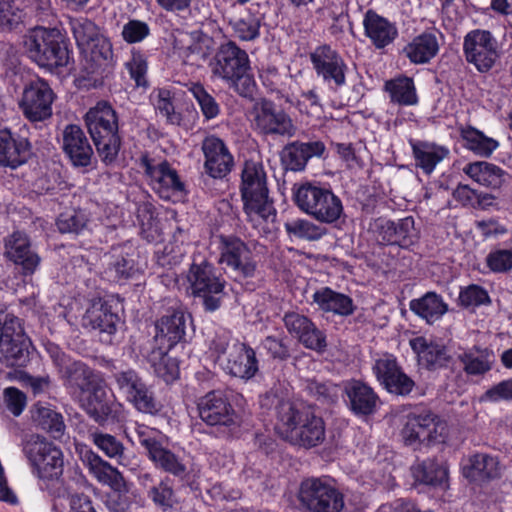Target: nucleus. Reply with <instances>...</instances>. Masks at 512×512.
<instances>
[{"label": "nucleus", "instance_id": "obj_36", "mask_svg": "<svg viewBox=\"0 0 512 512\" xmlns=\"http://www.w3.org/2000/svg\"><path fill=\"white\" fill-rule=\"evenodd\" d=\"M119 321L108 305L101 299L93 300L82 317V326L89 330H98L108 335L116 332Z\"/></svg>", "mask_w": 512, "mask_h": 512}, {"label": "nucleus", "instance_id": "obj_45", "mask_svg": "<svg viewBox=\"0 0 512 512\" xmlns=\"http://www.w3.org/2000/svg\"><path fill=\"white\" fill-rule=\"evenodd\" d=\"M212 50L213 40L211 37L200 32H193L191 42L180 48V55L184 63L198 65L210 56Z\"/></svg>", "mask_w": 512, "mask_h": 512}, {"label": "nucleus", "instance_id": "obj_35", "mask_svg": "<svg viewBox=\"0 0 512 512\" xmlns=\"http://www.w3.org/2000/svg\"><path fill=\"white\" fill-rule=\"evenodd\" d=\"M410 346L417 354L419 362L429 370L446 367L450 355L445 345L428 341L425 337H416L410 340Z\"/></svg>", "mask_w": 512, "mask_h": 512}, {"label": "nucleus", "instance_id": "obj_33", "mask_svg": "<svg viewBox=\"0 0 512 512\" xmlns=\"http://www.w3.org/2000/svg\"><path fill=\"white\" fill-rule=\"evenodd\" d=\"M27 139L12 133L8 129L0 130V166L16 168L23 164L28 156Z\"/></svg>", "mask_w": 512, "mask_h": 512}, {"label": "nucleus", "instance_id": "obj_24", "mask_svg": "<svg viewBox=\"0 0 512 512\" xmlns=\"http://www.w3.org/2000/svg\"><path fill=\"white\" fill-rule=\"evenodd\" d=\"M287 331L306 348L321 351L326 347V337L305 315L288 312L283 317Z\"/></svg>", "mask_w": 512, "mask_h": 512}, {"label": "nucleus", "instance_id": "obj_58", "mask_svg": "<svg viewBox=\"0 0 512 512\" xmlns=\"http://www.w3.org/2000/svg\"><path fill=\"white\" fill-rule=\"evenodd\" d=\"M24 0H2L0 2V24L12 30L24 17Z\"/></svg>", "mask_w": 512, "mask_h": 512}, {"label": "nucleus", "instance_id": "obj_51", "mask_svg": "<svg viewBox=\"0 0 512 512\" xmlns=\"http://www.w3.org/2000/svg\"><path fill=\"white\" fill-rule=\"evenodd\" d=\"M91 387L92 393L89 395L86 410L88 414L95 419L96 422L102 423L113 413L114 404L105 399L106 392L100 386Z\"/></svg>", "mask_w": 512, "mask_h": 512}, {"label": "nucleus", "instance_id": "obj_3", "mask_svg": "<svg viewBox=\"0 0 512 512\" xmlns=\"http://www.w3.org/2000/svg\"><path fill=\"white\" fill-rule=\"evenodd\" d=\"M86 127L101 161L111 165L118 157L121 147L118 115L107 101H99L84 117Z\"/></svg>", "mask_w": 512, "mask_h": 512}, {"label": "nucleus", "instance_id": "obj_31", "mask_svg": "<svg viewBox=\"0 0 512 512\" xmlns=\"http://www.w3.org/2000/svg\"><path fill=\"white\" fill-rule=\"evenodd\" d=\"M60 361L61 377L67 387L81 391H90L91 387L97 386L98 382H102L99 373H96L85 363L81 361H65L63 358Z\"/></svg>", "mask_w": 512, "mask_h": 512}, {"label": "nucleus", "instance_id": "obj_1", "mask_svg": "<svg viewBox=\"0 0 512 512\" xmlns=\"http://www.w3.org/2000/svg\"><path fill=\"white\" fill-rule=\"evenodd\" d=\"M276 413V430L290 444L310 449L325 441V422L312 406L282 400L276 406Z\"/></svg>", "mask_w": 512, "mask_h": 512}, {"label": "nucleus", "instance_id": "obj_60", "mask_svg": "<svg viewBox=\"0 0 512 512\" xmlns=\"http://www.w3.org/2000/svg\"><path fill=\"white\" fill-rule=\"evenodd\" d=\"M285 229L290 235L310 241L318 240L324 234L321 227L305 219L288 221L285 223Z\"/></svg>", "mask_w": 512, "mask_h": 512}, {"label": "nucleus", "instance_id": "obj_42", "mask_svg": "<svg viewBox=\"0 0 512 512\" xmlns=\"http://www.w3.org/2000/svg\"><path fill=\"white\" fill-rule=\"evenodd\" d=\"M171 349H164L160 346H150V351L144 353L147 361L151 364L156 375L165 382H172L179 376L177 362L168 356Z\"/></svg>", "mask_w": 512, "mask_h": 512}, {"label": "nucleus", "instance_id": "obj_47", "mask_svg": "<svg viewBox=\"0 0 512 512\" xmlns=\"http://www.w3.org/2000/svg\"><path fill=\"white\" fill-rule=\"evenodd\" d=\"M149 460L156 468L175 477L183 478L187 468L174 452L163 445V442L148 455Z\"/></svg>", "mask_w": 512, "mask_h": 512}, {"label": "nucleus", "instance_id": "obj_49", "mask_svg": "<svg viewBox=\"0 0 512 512\" xmlns=\"http://www.w3.org/2000/svg\"><path fill=\"white\" fill-rule=\"evenodd\" d=\"M150 99L156 112L165 117L168 124H181L182 115L175 110L173 95L170 90L165 88L157 89L151 93Z\"/></svg>", "mask_w": 512, "mask_h": 512}, {"label": "nucleus", "instance_id": "obj_63", "mask_svg": "<svg viewBox=\"0 0 512 512\" xmlns=\"http://www.w3.org/2000/svg\"><path fill=\"white\" fill-rule=\"evenodd\" d=\"M232 27L236 37L242 41H252L260 35V20L253 15L234 21Z\"/></svg>", "mask_w": 512, "mask_h": 512}, {"label": "nucleus", "instance_id": "obj_6", "mask_svg": "<svg viewBox=\"0 0 512 512\" xmlns=\"http://www.w3.org/2000/svg\"><path fill=\"white\" fill-rule=\"evenodd\" d=\"M28 56L50 71L68 64L70 55L62 34L56 28L35 27L23 37Z\"/></svg>", "mask_w": 512, "mask_h": 512}, {"label": "nucleus", "instance_id": "obj_43", "mask_svg": "<svg viewBox=\"0 0 512 512\" xmlns=\"http://www.w3.org/2000/svg\"><path fill=\"white\" fill-rule=\"evenodd\" d=\"M81 53L85 60L90 63L87 70L91 73L96 72L103 66L110 65L113 61L112 44L104 35L81 49Z\"/></svg>", "mask_w": 512, "mask_h": 512}, {"label": "nucleus", "instance_id": "obj_20", "mask_svg": "<svg viewBox=\"0 0 512 512\" xmlns=\"http://www.w3.org/2000/svg\"><path fill=\"white\" fill-rule=\"evenodd\" d=\"M201 150L204 155V170L214 179H222L227 176L233 166L234 158L225 142L215 136H206L201 143Z\"/></svg>", "mask_w": 512, "mask_h": 512}, {"label": "nucleus", "instance_id": "obj_61", "mask_svg": "<svg viewBox=\"0 0 512 512\" xmlns=\"http://www.w3.org/2000/svg\"><path fill=\"white\" fill-rule=\"evenodd\" d=\"M400 368L397 358L389 353H384L376 358L372 366L373 373L382 386H384Z\"/></svg>", "mask_w": 512, "mask_h": 512}, {"label": "nucleus", "instance_id": "obj_44", "mask_svg": "<svg viewBox=\"0 0 512 512\" xmlns=\"http://www.w3.org/2000/svg\"><path fill=\"white\" fill-rule=\"evenodd\" d=\"M137 221L140 225L141 235L148 242H158L161 240L162 228L157 217L155 206L143 201L137 204Z\"/></svg>", "mask_w": 512, "mask_h": 512}, {"label": "nucleus", "instance_id": "obj_57", "mask_svg": "<svg viewBox=\"0 0 512 512\" xmlns=\"http://www.w3.org/2000/svg\"><path fill=\"white\" fill-rule=\"evenodd\" d=\"M113 377L119 392L127 402L146 385L145 381L133 369L118 371L114 373Z\"/></svg>", "mask_w": 512, "mask_h": 512}, {"label": "nucleus", "instance_id": "obj_34", "mask_svg": "<svg viewBox=\"0 0 512 512\" xmlns=\"http://www.w3.org/2000/svg\"><path fill=\"white\" fill-rule=\"evenodd\" d=\"M439 41L436 31H425L408 42L402 53L413 64H426L439 52Z\"/></svg>", "mask_w": 512, "mask_h": 512}, {"label": "nucleus", "instance_id": "obj_7", "mask_svg": "<svg viewBox=\"0 0 512 512\" xmlns=\"http://www.w3.org/2000/svg\"><path fill=\"white\" fill-rule=\"evenodd\" d=\"M296 206L320 223L332 224L343 214L341 199L329 188L316 182H303L293 187Z\"/></svg>", "mask_w": 512, "mask_h": 512}, {"label": "nucleus", "instance_id": "obj_39", "mask_svg": "<svg viewBox=\"0 0 512 512\" xmlns=\"http://www.w3.org/2000/svg\"><path fill=\"white\" fill-rule=\"evenodd\" d=\"M409 308L428 324L435 323L448 312V304L441 295L434 291H429L419 298L412 299L409 302Z\"/></svg>", "mask_w": 512, "mask_h": 512}, {"label": "nucleus", "instance_id": "obj_19", "mask_svg": "<svg viewBox=\"0 0 512 512\" xmlns=\"http://www.w3.org/2000/svg\"><path fill=\"white\" fill-rule=\"evenodd\" d=\"M371 230L378 243L398 245L402 248L412 246L417 239L413 217H405L397 222L378 218L371 224Z\"/></svg>", "mask_w": 512, "mask_h": 512}, {"label": "nucleus", "instance_id": "obj_26", "mask_svg": "<svg viewBox=\"0 0 512 512\" xmlns=\"http://www.w3.org/2000/svg\"><path fill=\"white\" fill-rule=\"evenodd\" d=\"M362 24L365 36L377 49L389 46L398 37L396 24L372 9L365 12Z\"/></svg>", "mask_w": 512, "mask_h": 512}, {"label": "nucleus", "instance_id": "obj_18", "mask_svg": "<svg viewBox=\"0 0 512 512\" xmlns=\"http://www.w3.org/2000/svg\"><path fill=\"white\" fill-rule=\"evenodd\" d=\"M55 94L47 81L35 79L24 88L20 108L30 121H44L52 115Z\"/></svg>", "mask_w": 512, "mask_h": 512}, {"label": "nucleus", "instance_id": "obj_62", "mask_svg": "<svg viewBox=\"0 0 512 512\" xmlns=\"http://www.w3.org/2000/svg\"><path fill=\"white\" fill-rule=\"evenodd\" d=\"M148 498L164 511L172 508L175 502L174 491L169 484V479L161 480L157 485L151 486L147 491Z\"/></svg>", "mask_w": 512, "mask_h": 512}, {"label": "nucleus", "instance_id": "obj_46", "mask_svg": "<svg viewBox=\"0 0 512 512\" xmlns=\"http://www.w3.org/2000/svg\"><path fill=\"white\" fill-rule=\"evenodd\" d=\"M384 88L393 103L402 106H412L418 103L414 81L410 77L401 76L388 80L385 82Z\"/></svg>", "mask_w": 512, "mask_h": 512}, {"label": "nucleus", "instance_id": "obj_15", "mask_svg": "<svg viewBox=\"0 0 512 512\" xmlns=\"http://www.w3.org/2000/svg\"><path fill=\"white\" fill-rule=\"evenodd\" d=\"M220 263L237 276L253 278L257 271V260L250 246L238 237H220Z\"/></svg>", "mask_w": 512, "mask_h": 512}, {"label": "nucleus", "instance_id": "obj_28", "mask_svg": "<svg viewBox=\"0 0 512 512\" xmlns=\"http://www.w3.org/2000/svg\"><path fill=\"white\" fill-rule=\"evenodd\" d=\"M457 359L464 373L470 377H483L493 369L496 363L493 350L479 345L463 349Z\"/></svg>", "mask_w": 512, "mask_h": 512}, {"label": "nucleus", "instance_id": "obj_52", "mask_svg": "<svg viewBox=\"0 0 512 512\" xmlns=\"http://www.w3.org/2000/svg\"><path fill=\"white\" fill-rule=\"evenodd\" d=\"M447 469L434 460H426L413 469L415 479L427 485H441L447 479Z\"/></svg>", "mask_w": 512, "mask_h": 512}, {"label": "nucleus", "instance_id": "obj_32", "mask_svg": "<svg viewBox=\"0 0 512 512\" xmlns=\"http://www.w3.org/2000/svg\"><path fill=\"white\" fill-rule=\"evenodd\" d=\"M463 172L477 184L490 189H500L509 179V174L496 164L475 161L466 164Z\"/></svg>", "mask_w": 512, "mask_h": 512}, {"label": "nucleus", "instance_id": "obj_8", "mask_svg": "<svg viewBox=\"0 0 512 512\" xmlns=\"http://www.w3.org/2000/svg\"><path fill=\"white\" fill-rule=\"evenodd\" d=\"M187 279L192 294L202 300L206 311L214 312L220 308L225 295L226 281L217 273L212 264L207 261L193 263Z\"/></svg>", "mask_w": 512, "mask_h": 512}, {"label": "nucleus", "instance_id": "obj_41", "mask_svg": "<svg viewBox=\"0 0 512 512\" xmlns=\"http://www.w3.org/2000/svg\"><path fill=\"white\" fill-rule=\"evenodd\" d=\"M500 464L496 457L478 453L469 458L464 475L472 480H490L500 476Z\"/></svg>", "mask_w": 512, "mask_h": 512}, {"label": "nucleus", "instance_id": "obj_12", "mask_svg": "<svg viewBox=\"0 0 512 512\" xmlns=\"http://www.w3.org/2000/svg\"><path fill=\"white\" fill-rule=\"evenodd\" d=\"M465 60L480 73L488 72L500 57L499 44L495 36L484 29L469 31L463 39Z\"/></svg>", "mask_w": 512, "mask_h": 512}, {"label": "nucleus", "instance_id": "obj_14", "mask_svg": "<svg viewBox=\"0 0 512 512\" xmlns=\"http://www.w3.org/2000/svg\"><path fill=\"white\" fill-rule=\"evenodd\" d=\"M200 419L208 426L235 429L240 424V417L225 393L213 390L197 400Z\"/></svg>", "mask_w": 512, "mask_h": 512}, {"label": "nucleus", "instance_id": "obj_40", "mask_svg": "<svg viewBox=\"0 0 512 512\" xmlns=\"http://www.w3.org/2000/svg\"><path fill=\"white\" fill-rule=\"evenodd\" d=\"M459 132L464 148L482 158H489L500 145L498 140L470 125L460 127Z\"/></svg>", "mask_w": 512, "mask_h": 512}, {"label": "nucleus", "instance_id": "obj_50", "mask_svg": "<svg viewBox=\"0 0 512 512\" xmlns=\"http://www.w3.org/2000/svg\"><path fill=\"white\" fill-rule=\"evenodd\" d=\"M90 438L93 444L107 457L116 459L120 465H125V447L115 436L100 431H94L90 433Z\"/></svg>", "mask_w": 512, "mask_h": 512}, {"label": "nucleus", "instance_id": "obj_11", "mask_svg": "<svg viewBox=\"0 0 512 512\" xmlns=\"http://www.w3.org/2000/svg\"><path fill=\"white\" fill-rule=\"evenodd\" d=\"M298 499L310 512H340L343 495L322 478H308L301 482Z\"/></svg>", "mask_w": 512, "mask_h": 512}, {"label": "nucleus", "instance_id": "obj_16", "mask_svg": "<svg viewBox=\"0 0 512 512\" xmlns=\"http://www.w3.org/2000/svg\"><path fill=\"white\" fill-rule=\"evenodd\" d=\"M310 61L316 75L331 89L337 90L346 84L348 67L339 52L330 45L317 46L310 53Z\"/></svg>", "mask_w": 512, "mask_h": 512}, {"label": "nucleus", "instance_id": "obj_4", "mask_svg": "<svg viewBox=\"0 0 512 512\" xmlns=\"http://www.w3.org/2000/svg\"><path fill=\"white\" fill-rule=\"evenodd\" d=\"M209 67L214 77L228 83L240 96H252L255 81L251 74L249 57L234 42L221 45Z\"/></svg>", "mask_w": 512, "mask_h": 512}, {"label": "nucleus", "instance_id": "obj_53", "mask_svg": "<svg viewBox=\"0 0 512 512\" xmlns=\"http://www.w3.org/2000/svg\"><path fill=\"white\" fill-rule=\"evenodd\" d=\"M69 25L80 50L102 35L97 25L85 17L70 18Z\"/></svg>", "mask_w": 512, "mask_h": 512}, {"label": "nucleus", "instance_id": "obj_30", "mask_svg": "<svg viewBox=\"0 0 512 512\" xmlns=\"http://www.w3.org/2000/svg\"><path fill=\"white\" fill-rule=\"evenodd\" d=\"M325 145L321 141L299 142L286 145L282 151V163L286 169L298 172L305 169L312 157H321Z\"/></svg>", "mask_w": 512, "mask_h": 512}, {"label": "nucleus", "instance_id": "obj_29", "mask_svg": "<svg viewBox=\"0 0 512 512\" xmlns=\"http://www.w3.org/2000/svg\"><path fill=\"white\" fill-rule=\"evenodd\" d=\"M415 166L430 175L436 166L450 156V149L447 146L426 140L409 141Z\"/></svg>", "mask_w": 512, "mask_h": 512}, {"label": "nucleus", "instance_id": "obj_27", "mask_svg": "<svg viewBox=\"0 0 512 512\" xmlns=\"http://www.w3.org/2000/svg\"><path fill=\"white\" fill-rule=\"evenodd\" d=\"M185 316L182 311H172L162 316L155 324L156 333L151 346L172 349L185 334Z\"/></svg>", "mask_w": 512, "mask_h": 512}, {"label": "nucleus", "instance_id": "obj_5", "mask_svg": "<svg viewBox=\"0 0 512 512\" xmlns=\"http://www.w3.org/2000/svg\"><path fill=\"white\" fill-rule=\"evenodd\" d=\"M209 350L215 362L229 375L250 380L258 371V360L253 348L234 339L230 332H217Z\"/></svg>", "mask_w": 512, "mask_h": 512}, {"label": "nucleus", "instance_id": "obj_54", "mask_svg": "<svg viewBox=\"0 0 512 512\" xmlns=\"http://www.w3.org/2000/svg\"><path fill=\"white\" fill-rule=\"evenodd\" d=\"M88 222L89 219L84 211L70 210L58 216L56 226L62 234L79 235L87 229Z\"/></svg>", "mask_w": 512, "mask_h": 512}, {"label": "nucleus", "instance_id": "obj_59", "mask_svg": "<svg viewBox=\"0 0 512 512\" xmlns=\"http://www.w3.org/2000/svg\"><path fill=\"white\" fill-rule=\"evenodd\" d=\"M129 403L140 413L157 415L161 409V403L156 399L154 392L146 384L135 394Z\"/></svg>", "mask_w": 512, "mask_h": 512}, {"label": "nucleus", "instance_id": "obj_48", "mask_svg": "<svg viewBox=\"0 0 512 512\" xmlns=\"http://www.w3.org/2000/svg\"><path fill=\"white\" fill-rule=\"evenodd\" d=\"M34 421L53 438L59 439L65 431L64 419L61 413L49 406H37Z\"/></svg>", "mask_w": 512, "mask_h": 512}, {"label": "nucleus", "instance_id": "obj_2", "mask_svg": "<svg viewBox=\"0 0 512 512\" xmlns=\"http://www.w3.org/2000/svg\"><path fill=\"white\" fill-rule=\"evenodd\" d=\"M246 221L261 235L271 232L277 213L269 197L267 175L261 162L246 161L240 184Z\"/></svg>", "mask_w": 512, "mask_h": 512}, {"label": "nucleus", "instance_id": "obj_17", "mask_svg": "<svg viewBox=\"0 0 512 512\" xmlns=\"http://www.w3.org/2000/svg\"><path fill=\"white\" fill-rule=\"evenodd\" d=\"M149 185L165 200L182 193L185 189L178 172L167 161H155L143 156L140 162Z\"/></svg>", "mask_w": 512, "mask_h": 512}, {"label": "nucleus", "instance_id": "obj_64", "mask_svg": "<svg viewBox=\"0 0 512 512\" xmlns=\"http://www.w3.org/2000/svg\"><path fill=\"white\" fill-rule=\"evenodd\" d=\"M486 264L495 273H505L512 270V248L491 251L486 257Z\"/></svg>", "mask_w": 512, "mask_h": 512}, {"label": "nucleus", "instance_id": "obj_23", "mask_svg": "<svg viewBox=\"0 0 512 512\" xmlns=\"http://www.w3.org/2000/svg\"><path fill=\"white\" fill-rule=\"evenodd\" d=\"M62 149L74 167L91 165L93 149L84 131L74 124L67 125L62 133Z\"/></svg>", "mask_w": 512, "mask_h": 512}, {"label": "nucleus", "instance_id": "obj_22", "mask_svg": "<svg viewBox=\"0 0 512 512\" xmlns=\"http://www.w3.org/2000/svg\"><path fill=\"white\" fill-rule=\"evenodd\" d=\"M255 128L264 135L293 136L295 127L290 117L283 111L277 110L270 101L261 102L255 109Z\"/></svg>", "mask_w": 512, "mask_h": 512}, {"label": "nucleus", "instance_id": "obj_9", "mask_svg": "<svg viewBox=\"0 0 512 512\" xmlns=\"http://www.w3.org/2000/svg\"><path fill=\"white\" fill-rule=\"evenodd\" d=\"M23 453L39 478L51 480L62 475V451L45 437L31 435L23 444Z\"/></svg>", "mask_w": 512, "mask_h": 512}, {"label": "nucleus", "instance_id": "obj_56", "mask_svg": "<svg viewBox=\"0 0 512 512\" xmlns=\"http://www.w3.org/2000/svg\"><path fill=\"white\" fill-rule=\"evenodd\" d=\"M492 303L488 291L477 284L462 287L458 296V304L465 309L489 306Z\"/></svg>", "mask_w": 512, "mask_h": 512}, {"label": "nucleus", "instance_id": "obj_21", "mask_svg": "<svg viewBox=\"0 0 512 512\" xmlns=\"http://www.w3.org/2000/svg\"><path fill=\"white\" fill-rule=\"evenodd\" d=\"M5 257L15 265L21 267L24 276H30L36 272L41 263V258L32 249L29 237L20 231H15L5 239Z\"/></svg>", "mask_w": 512, "mask_h": 512}, {"label": "nucleus", "instance_id": "obj_55", "mask_svg": "<svg viewBox=\"0 0 512 512\" xmlns=\"http://www.w3.org/2000/svg\"><path fill=\"white\" fill-rule=\"evenodd\" d=\"M189 92L200 107L204 118L209 121L219 116L221 108L216 99L200 83H191Z\"/></svg>", "mask_w": 512, "mask_h": 512}, {"label": "nucleus", "instance_id": "obj_13", "mask_svg": "<svg viewBox=\"0 0 512 512\" xmlns=\"http://www.w3.org/2000/svg\"><path fill=\"white\" fill-rule=\"evenodd\" d=\"M29 346L20 319L7 315L0 322V363L7 367L22 366L28 359Z\"/></svg>", "mask_w": 512, "mask_h": 512}, {"label": "nucleus", "instance_id": "obj_37", "mask_svg": "<svg viewBox=\"0 0 512 512\" xmlns=\"http://www.w3.org/2000/svg\"><path fill=\"white\" fill-rule=\"evenodd\" d=\"M82 461L88 468L90 474L99 483L108 485L113 489L120 488L123 484L124 478L119 470L92 450H87L83 453Z\"/></svg>", "mask_w": 512, "mask_h": 512}, {"label": "nucleus", "instance_id": "obj_10", "mask_svg": "<svg viewBox=\"0 0 512 512\" xmlns=\"http://www.w3.org/2000/svg\"><path fill=\"white\" fill-rule=\"evenodd\" d=\"M444 424L437 415L424 410L419 413H411L407 417L402 429V437L407 446L421 450L444 440Z\"/></svg>", "mask_w": 512, "mask_h": 512}, {"label": "nucleus", "instance_id": "obj_25", "mask_svg": "<svg viewBox=\"0 0 512 512\" xmlns=\"http://www.w3.org/2000/svg\"><path fill=\"white\" fill-rule=\"evenodd\" d=\"M344 401L356 416H368L376 411L379 397L368 384L360 380H350L344 384Z\"/></svg>", "mask_w": 512, "mask_h": 512}, {"label": "nucleus", "instance_id": "obj_38", "mask_svg": "<svg viewBox=\"0 0 512 512\" xmlns=\"http://www.w3.org/2000/svg\"><path fill=\"white\" fill-rule=\"evenodd\" d=\"M312 299L318 308L324 312L349 316L355 310L353 300L348 295L334 291L330 287H322L316 290Z\"/></svg>", "mask_w": 512, "mask_h": 512}]
</instances>
